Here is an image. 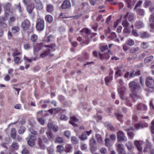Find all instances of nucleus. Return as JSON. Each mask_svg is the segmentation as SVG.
<instances>
[{"instance_id": "f257e3e1", "label": "nucleus", "mask_w": 154, "mask_h": 154, "mask_svg": "<svg viewBox=\"0 0 154 154\" xmlns=\"http://www.w3.org/2000/svg\"><path fill=\"white\" fill-rule=\"evenodd\" d=\"M129 88L131 90L132 95L131 96L135 99L137 97V94L136 90L140 89V86L137 83L133 81L130 83L129 85Z\"/></svg>"}, {"instance_id": "f03ea898", "label": "nucleus", "mask_w": 154, "mask_h": 154, "mask_svg": "<svg viewBox=\"0 0 154 154\" xmlns=\"http://www.w3.org/2000/svg\"><path fill=\"white\" fill-rule=\"evenodd\" d=\"M145 84L148 87L151 88V92H152L154 91V79L152 77L149 76L146 78Z\"/></svg>"}, {"instance_id": "7ed1b4c3", "label": "nucleus", "mask_w": 154, "mask_h": 154, "mask_svg": "<svg viewBox=\"0 0 154 154\" xmlns=\"http://www.w3.org/2000/svg\"><path fill=\"white\" fill-rule=\"evenodd\" d=\"M36 28L39 31L43 30L44 28V21L43 18H39L37 20Z\"/></svg>"}, {"instance_id": "20e7f679", "label": "nucleus", "mask_w": 154, "mask_h": 154, "mask_svg": "<svg viewBox=\"0 0 154 154\" xmlns=\"http://www.w3.org/2000/svg\"><path fill=\"white\" fill-rule=\"evenodd\" d=\"M117 135V140L119 141L125 142L127 141V137L122 131H119Z\"/></svg>"}, {"instance_id": "39448f33", "label": "nucleus", "mask_w": 154, "mask_h": 154, "mask_svg": "<svg viewBox=\"0 0 154 154\" xmlns=\"http://www.w3.org/2000/svg\"><path fill=\"white\" fill-rule=\"evenodd\" d=\"M126 88L125 87H122L118 89L119 93L121 98L122 100H127V98L125 96L124 94Z\"/></svg>"}, {"instance_id": "423d86ee", "label": "nucleus", "mask_w": 154, "mask_h": 154, "mask_svg": "<svg viewBox=\"0 0 154 154\" xmlns=\"http://www.w3.org/2000/svg\"><path fill=\"white\" fill-rule=\"evenodd\" d=\"M9 16L8 14H6L4 17H0V26L3 27H6L7 25L5 23V22L7 20Z\"/></svg>"}, {"instance_id": "0eeeda50", "label": "nucleus", "mask_w": 154, "mask_h": 154, "mask_svg": "<svg viewBox=\"0 0 154 154\" xmlns=\"http://www.w3.org/2000/svg\"><path fill=\"white\" fill-rule=\"evenodd\" d=\"M42 43H38L33 46V54L34 55L36 56L37 53L42 48L43 46Z\"/></svg>"}, {"instance_id": "6e6552de", "label": "nucleus", "mask_w": 154, "mask_h": 154, "mask_svg": "<svg viewBox=\"0 0 154 154\" xmlns=\"http://www.w3.org/2000/svg\"><path fill=\"white\" fill-rule=\"evenodd\" d=\"M143 143L142 141L140 140H136L134 141V144L135 146L137 147L138 151L139 152H141L142 147V145Z\"/></svg>"}, {"instance_id": "1a4fd4ad", "label": "nucleus", "mask_w": 154, "mask_h": 154, "mask_svg": "<svg viewBox=\"0 0 154 154\" xmlns=\"http://www.w3.org/2000/svg\"><path fill=\"white\" fill-rule=\"evenodd\" d=\"M144 6L146 8H148L150 11H152L154 10V4L150 1L146 2L144 4Z\"/></svg>"}, {"instance_id": "9d476101", "label": "nucleus", "mask_w": 154, "mask_h": 154, "mask_svg": "<svg viewBox=\"0 0 154 154\" xmlns=\"http://www.w3.org/2000/svg\"><path fill=\"white\" fill-rule=\"evenodd\" d=\"M30 26V23L29 21L27 20H25L22 24V27L24 30H27L29 29Z\"/></svg>"}, {"instance_id": "9b49d317", "label": "nucleus", "mask_w": 154, "mask_h": 154, "mask_svg": "<svg viewBox=\"0 0 154 154\" xmlns=\"http://www.w3.org/2000/svg\"><path fill=\"white\" fill-rule=\"evenodd\" d=\"M100 59L103 60L104 59H108L110 57V55L112 54V53L110 51H109L108 53H105L104 54H102L100 53H98Z\"/></svg>"}, {"instance_id": "f8f14e48", "label": "nucleus", "mask_w": 154, "mask_h": 154, "mask_svg": "<svg viewBox=\"0 0 154 154\" xmlns=\"http://www.w3.org/2000/svg\"><path fill=\"white\" fill-rule=\"evenodd\" d=\"M36 138L35 136L34 135L31 136L28 140L27 143L30 146H32L35 144V141L36 140Z\"/></svg>"}, {"instance_id": "ddd939ff", "label": "nucleus", "mask_w": 154, "mask_h": 154, "mask_svg": "<svg viewBox=\"0 0 154 154\" xmlns=\"http://www.w3.org/2000/svg\"><path fill=\"white\" fill-rule=\"evenodd\" d=\"M125 19H127L129 21H131L133 20L134 19V16L133 13L127 12L124 16Z\"/></svg>"}, {"instance_id": "4468645a", "label": "nucleus", "mask_w": 154, "mask_h": 154, "mask_svg": "<svg viewBox=\"0 0 154 154\" xmlns=\"http://www.w3.org/2000/svg\"><path fill=\"white\" fill-rule=\"evenodd\" d=\"M148 125L147 123L144 124L143 125L137 124L135 125L134 128H133L131 127L130 129L132 130H137L143 127H147Z\"/></svg>"}, {"instance_id": "2eb2a0df", "label": "nucleus", "mask_w": 154, "mask_h": 154, "mask_svg": "<svg viewBox=\"0 0 154 154\" xmlns=\"http://www.w3.org/2000/svg\"><path fill=\"white\" fill-rule=\"evenodd\" d=\"M71 6L69 1L66 0L63 2L61 8L63 9H67L70 8Z\"/></svg>"}, {"instance_id": "dca6fc26", "label": "nucleus", "mask_w": 154, "mask_h": 154, "mask_svg": "<svg viewBox=\"0 0 154 154\" xmlns=\"http://www.w3.org/2000/svg\"><path fill=\"white\" fill-rule=\"evenodd\" d=\"M91 131H87L86 132L83 133L79 137V138L82 140H84L87 139L86 134L89 136L91 133Z\"/></svg>"}, {"instance_id": "f3484780", "label": "nucleus", "mask_w": 154, "mask_h": 154, "mask_svg": "<svg viewBox=\"0 0 154 154\" xmlns=\"http://www.w3.org/2000/svg\"><path fill=\"white\" fill-rule=\"evenodd\" d=\"M144 26L143 22L140 20H138L135 22V26L138 29H140L144 27Z\"/></svg>"}, {"instance_id": "a211bd4d", "label": "nucleus", "mask_w": 154, "mask_h": 154, "mask_svg": "<svg viewBox=\"0 0 154 154\" xmlns=\"http://www.w3.org/2000/svg\"><path fill=\"white\" fill-rule=\"evenodd\" d=\"M78 120V119H77L75 117H72L70 118V120L69 121V123L71 124L74 127H77V125L74 123V122H77Z\"/></svg>"}, {"instance_id": "6ab92c4d", "label": "nucleus", "mask_w": 154, "mask_h": 154, "mask_svg": "<svg viewBox=\"0 0 154 154\" xmlns=\"http://www.w3.org/2000/svg\"><path fill=\"white\" fill-rule=\"evenodd\" d=\"M11 7V3L9 2H7L4 4V8L5 12L9 11Z\"/></svg>"}, {"instance_id": "aec40b11", "label": "nucleus", "mask_w": 154, "mask_h": 154, "mask_svg": "<svg viewBox=\"0 0 154 154\" xmlns=\"http://www.w3.org/2000/svg\"><path fill=\"white\" fill-rule=\"evenodd\" d=\"M34 8V5L33 4H30L27 6V10L29 13H31Z\"/></svg>"}, {"instance_id": "412c9836", "label": "nucleus", "mask_w": 154, "mask_h": 154, "mask_svg": "<svg viewBox=\"0 0 154 154\" xmlns=\"http://www.w3.org/2000/svg\"><path fill=\"white\" fill-rule=\"evenodd\" d=\"M137 108L139 110H146L147 109V107L144 104H140L137 106Z\"/></svg>"}, {"instance_id": "4be33fe9", "label": "nucleus", "mask_w": 154, "mask_h": 154, "mask_svg": "<svg viewBox=\"0 0 154 154\" xmlns=\"http://www.w3.org/2000/svg\"><path fill=\"white\" fill-rule=\"evenodd\" d=\"M48 55H50V52L48 50L45 51L43 53H41L40 55V58H43Z\"/></svg>"}, {"instance_id": "5701e85b", "label": "nucleus", "mask_w": 154, "mask_h": 154, "mask_svg": "<svg viewBox=\"0 0 154 154\" xmlns=\"http://www.w3.org/2000/svg\"><path fill=\"white\" fill-rule=\"evenodd\" d=\"M123 146V145L122 144L119 143H116V149L118 152L124 150Z\"/></svg>"}, {"instance_id": "b1692460", "label": "nucleus", "mask_w": 154, "mask_h": 154, "mask_svg": "<svg viewBox=\"0 0 154 154\" xmlns=\"http://www.w3.org/2000/svg\"><path fill=\"white\" fill-rule=\"evenodd\" d=\"M116 70L115 77H118L119 76H120L121 75L120 73L121 71V68L118 67L116 68Z\"/></svg>"}, {"instance_id": "393cba45", "label": "nucleus", "mask_w": 154, "mask_h": 154, "mask_svg": "<svg viewBox=\"0 0 154 154\" xmlns=\"http://www.w3.org/2000/svg\"><path fill=\"white\" fill-rule=\"evenodd\" d=\"M54 10V8L53 5L51 4H47L46 6V10L49 12H51Z\"/></svg>"}, {"instance_id": "a878e982", "label": "nucleus", "mask_w": 154, "mask_h": 154, "mask_svg": "<svg viewBox=\"0 0 154 154\" xmlns=\"http://www.w3.org/2000/svg\"><path fill=\"white\" fill-rule=\"evenodd\" d=\"M66 151L67 152H69L72 151V147L70 144H66L65 146Z\"/></svg>"}, {"instance_id": "bb28decb", "label": "nucleus", "mask_w": 154, "mask_h": 154, "mask_svg": "<svg viewBox=\"0 0 154 154\" xmlns=\"http://www.w3.org/2000/svg\"><path fill=\"white\" fill-rule=\"evenodd\" d=\"M16 131L15 128H13L11 129V136L13 139H15L16 138Z\"/></svg>"}, {"instance_id": "cd10ccee", "label": "nucleus", "mask_w": 154, "mask_h": 154, "mask_svg": "<svg viewBox=\"0 0 154 154\" xmlns=\"http://www.w3.org/2000/svg\"><path fill=\"white\" fill-rule=\"evenodd\" d=\"M45 41L49 42L53 40L54 38V37L53 35H50L48 36L45 37Z\"/></svg>"}, {"instance_id": "c85d7f7f", "label": "nucleus", "mask_w": 154, "mask_h": 154, "mask_svg": "<svg viewBox=\"0 0 154 154\" xmlns=\"http://www.w3.org/2000/svg\"><path fill=\"white\" fill-rule=\"evenodd\" d=\"M150 36V35L146 32H142L141 33L140 37L143 38H146Z\"/></svg>"}, {"instance_id": "c756f323", "label": "nucleus", "mask_w": 154, "mask_h": 154, "mask_svg": "<svg viewBox=\"0 0 154 154\" xmlns=\"http://www.w3.org/2000/svg\"><path fill=\"white\" fill-rule=\"evenodd\" d=\"M146 143L147 144L146 146L144 148V149L143 150L144 152H146L149 151L151 148V146L150 143H149L148 142H146Z\"/></svg>"}, {"instance_id": "7c9ffc66", "label": "nucleus", "mask_w": 154, "mask_h": 154, "mask_svg": "<svg viewBox=\"0 0 154 154\" xmlns=\"http://www.w3.org/2000/svg\"><path fill=\"white\" fill-rule=\"evenodd\" d=\"M45 19L48 23H51L53 20V18L51 15H48L46 16Z\"/></svg>"}, {"instance_id": "2f4dec72", "label": "nucleus", "mask_w": 154, "mask_h": 154, "mask_svg": "<svg viewBox=\"0 0 154 154\" xmlns=\"http://www.w3.org/2000/svg\"><path fill=\"white\" fill-rule=\"evenodd\" d=\"M90 41V39L89 37L87 36L85 38L83 41L81 42V44L82 45H83L84 44L87 45L89 43Z\"/></svg>"}, {"instance_id": "473e14b6", "label": "nucleus", "mask_w": 154, "mask_h": 154, "mask_svg": "<svg viewBox=\"0 0 154 154\" xmlns=\"http://www.w3.org/2000/svg\"><path fill=\"white\" fill-rule=\"evenodd\" d=\"M96 137L97 141L99 143H101L103 142V140L101 136L100 135L97 134H96Z\"/></svg>"}, {"instance_id": "72a5a7b5", "label": "nucleus", "mask_w": 154, "mask_h": 154, "mask_svg": "<svg viewBox=\"0 0 154 154\" xmlns=\"http://www.w3.org/2000/svg\"><path fill=\"white\" fill-rule=\"evenodd\" d=\"M20 28L17 26H14L12 28V31L13 33H16L19 31Z\"/></svg>"}, {"instance_id": "f704fd0d", "label": "nucleus", "mask_w": 154, "mask_h": 154, "mask_svg": "<svg viewBox=\"0 0 154 154\" xmlns=\"http://www.w3.org/2000/svg\"><path fill=\"white\" fill-rule=\"evenodd\" d=\"M64 142L63 139L60 137H57L55 140V142L56 143H63Z\"/></svg>"}, {"instance_id": "c9c22d12", "label": "nucleus", "mask_w": 154, "mask_h": 154, "mask_svg": "<svg viewBox=\"0 0 154 154\" xmlns=\"http://www.w3.org/2000/svg\"><path fill=\"white\" fill-rule=\"evenodd\" d=\"M46 133L49 139L51 140L53 139V136L51 131H48L46 132Z\"/></svg>"}, {"instance_id": "e433bc0d", "label": "nucleus", "mask_w": 154, "mask_h": 154, "mask_svg": "<svg viewBox=\"0 0 154 154\" xmlns=\"http://www.w3.org/2000/svg\"><path fill=\"white\" fill-rule=\"evenodd\" d=\"M126 131H128L127 133V134L128 135V136L131 138H133L134 135V134L131 131H130V130L129 129H126Z\"/></svg>"}, {"instance_id": "4c0bfd02", "label": "nucleus", "mask_w": 154, "mask_h": 154, "mask_svg": "<svg viewBox=\"0 0 154 154\" xmlns=\"http://www.w3.org/2000/svg\"><path fill=\"white\" fill-rule=\"evenodd\" d=\"M71 140L73 143L76 144L78 143V140L77 139L75 136H73L71 137Z\"/></svg>"}, {"instance_id": "58836bf2", "label": "nucleus", "mask_w": 154, "mask_h": 154, "mask_svg": "<svg viewBox=\"0 0 154 154\" xmlns=\"http://www.w3.org/2000/svg\"><path fill=\"white\" fill-rule=\"evenodd\" d=\"M16 20V18L14 16H12L10 17L8 22L9 24H11L14 22Z\"/></svg>"}, {"instance_id": "ea45409f", "label": "nucleus", "mask_w": 154, "mask_h": 154, "mask_svg": "<svg viewBox=\"0 0 154 154\" xmlns=\"http://www.w3.org/2000/svg\"><path fill=\"white\" fill-rule=\"evenodd\" d=\"M22 147L23 148V149L22 151V154H29L28 150L27 149L25 146H23Z\"/></svg>"}, {"instance_id": "a19ab883", "label": "nucleus", "mask_w": 154, "mask_h": 154, "mask_svg": "<svg viewBox=\"0 0 154 154\" xmlns=\"http://www.w3.org/2000/svg\"><path fill=\"white\" fill-rule=\"evenodd\" d=\"M57 151L59 152H61L64 150V147L63 146L58 145L57 146Z\"/></svg>"}, {"instance_id": "79ce46f5", "label": "nucleus", "mask_w": 154, "mask_h": 154, "mask_svg": "<svg viewBox=\"0 0 154 154\" xmlns=\"http://www.w3.org/2000/svg\"><path fill=\"white\" fill-rule=\"evenodd\" d=\"M153 58L152 56H151L149 57L146 58L144 60L145 63H149L151 61Z\"/></svg>"}, {"instance_id": "37998d69", "label": "nucleus", "mask_w": 154, "mask_h": 154, "mask_svg": "<svg viewBox=\"0 0 154 154\" xmlns=\"http://www.w3.org/2000/svg\"><path fill=\"white\" fill-rule=\"evenodd\" d=\"M80 147L82 150L85 151H87V146L85 144L82 143Z\"/></svg>"}, {"instance_id": "c03bdc74", "label": "nucleus", "mask_w": 154, "mask_h": 154, "mask_svg": "<svg viewBox=\"0 0 154 154\" xmlns=\"http://www.w3.org/2000/svg\"><path fill=\"white\" fill-rule=\"evenodd\" d=\"M126 43L129 45L132 46L134 44V41L132 39H129L126 41Z\"/></svg>"}, {"instance_id": "a18cd8bd", "label": "nucleus", "mask_w": 154, "mask_h": 154, "mask_svg": "<svg viewBox=\"0 0 154 154\" xmlns=\"http://www.w3.org/2000/svg\"><path fill=\"white\" fill-rule=\"evenodd\" d=\"M149 46L148 43L143 42L141 45V47L143 49L147 48Z\"/></svg>"}, {"instance_id": "49530a36", "label": "nucleus", "mask_w": 154, "mask_h": 154, "mask_svg": "<svg viewBox=\"0 0 154 154\" xmlns=\"http://www.w3.org/2000/svg\"><path fill=\"white\" fill-rule=\"evenodd\" d=\"M81 31L88 35H90L91 34L90 30L87 28H84L81 31Z\"/></svg>"}, {"instance_id": "de8ad7c7", "label": "nucleus", "mask_w": 154, "mask_h": 154, "mask_svg": "<svg viewBox=\"0 0 154 154\" xmlns=\"http://www.w3.org/2000/svg\"><path fill=\"white\" fill-rule=\"evenodd\" d=\"M122 25L124 27H127L129 25V23L127 20H125L123 21Z\"/></svg>"}, {"instance_id": "09e8293b", "label": "nucleus", "mask_w": 154, "mask_h": 154, "mask_svg": "<svg viewBox=\"0 0 154 154\" xmlns=\"http://www.w3.org/2000/svg\"><path fill=\"white\" fill-rule=\"evenodd\" d=\"M11 146L15 149L17 150L18 149L19 146L17 143L14 142L11 145Z\"/></svg>"}, {"instance_id": "8fccbe9b", "label": "nucleus", "mask_w": 154, "mask_h": 154, "mask_svg": "<svg viewBox=\"0 0 154 154\" xmlns=\"http://www.w3.org/2000/svg\"><path fill=\"white\" fill-rule=\"evenodd\" d=\"M112 79V78L109 77H105V83L107 85H108L109 82H110V80Z\"/></svg>"}, {"instance_id": "3c124183", "label": "nucleus", "mask_w": 154, "mask_h": 154, "mask_svg": "<svg viewBox=\"0 0 154 154\" xmlns=\"http://www.w3.org/2000/svg\"><path fill=\"white\" fill-rule=\"evenodd\" d=\"M64 135L67 138H69L71 136V132L69 131H66L64 133Z\"/></svg>"}, {"instance_id": "603ef678", "label": "nucleus", "mask_w": 154, "mask_h": 154, "mask_svg": "<svg viewBox=\"0 0 154 154\" xmlns=\"http://www.w3.org/2000/svg\"><path fill=\"white\" fill-rule=\"evenodd\" d=\"M37 38L38 36L35 35H32L31 37V40L33 42L36 41L37 39Z\"/></svg>"}, {"instance_id": "864d4df0", "label": "nucleus", "mask_w": 154, "mask_h": 154, "mask_svg": "<svg viewBox=\"0 0 154 154\" xmlns=\"http://www.w3.org/2000/svg\"><path fill=\"white\" fill-rule=\"evenodd\" d=\"M126 145L129 150H132L134 149V147L131 145V144L130 142H128L126 144Z\"/></svg>"}, {"instance_id": "5fc2aeb1", "label": "nucleus", "mask_w": 154, "mask_h": 154, "mask_svg": "<svg viewBox=\"0 0 154 154\" xmlns=\"http://www.w3.org/2000/svg\"><path fill=\"white\" fill-rule=\"evenodd\" d=\"M105 145L106 146L109 147L111 145L110 143V141L109 139L108 138H106L105 140Z\"/></svg>"}, {"instance_id": "6e6d98bb", "label": "nucleus", "mask_w": 154, "mask_h": 154, "mask_svg": "<svg viewBox=\"0 0 154 154\" xmlns=\"http://www.w3.org/2000/svg\"><path fill=\"white\" fill-rule=\"evenodd\" d=\"M14 62L16 63H21V62L20 61V59L19 57H15L14 59Z\"/></svg>"}, {"instance_id": "4d7b16f0", "label": "nucleus", "mask_w": 154, "mask_h": 154, "mask_svg": "<svg viewBox=\"0 0 154 154\" xmlns=\"http://www.w3.org/2000/svg\"><path fill=\"white\" fill-rule=\"evenodd\" d=\"M137 13L140 15L142 16L144 15L145 12L143 9H139L137 11Z\"/></svg>"}, {"instance_id": "13d9d810", "label": "nucleus", "mask_w": 154, "mask_h": 154, "mask_svg": "<svg viewBox=\"0 0 154 154\" xmlns=\"http://www.w3.org/2000/svg\"><path fill=\"white\" fill-rule=\"evenodd\" d=\"M139 49V48L137 47L132 48L130 49V52L131 53H134L138 51Z\"/></svg>"}, {"instance_id": "bf43d9fd", "label": "nucleus", "mask_w": 154, "mask_h": 154, "mask_svg": "<svg viewBox=\"0 0 154 154\" xmlns=\"http://www.w3.org/2000/svg\"><path fill=\"white\" fill-rule=\"evenodd\" d=\"M131 32L130 29L127 27L125 28L123 30V32L126 34H129Z\"/></svg>"}, {"instance_id": "052dcab7", "label": "nucleus", "mask_w": 154, "mask_h": 154, "mask_svg": "<svg viewBox=\"0 0 154 154\" xmlns=\"http://www.w3.org/2000/svg\"><path fill=\"white\" fill-rule=\"evenodd\" d=\"M36 8L39 10H41L42 9V5L40 2H38L36 5Z\"/></svg>"}, {"instance_id": "680f3d73", "label": "nucleus", "mask_w": 154, "mask_h": 154, "mask_svg": "<svg viewBox=\"0 0 154 154\" xmlns=\"http://www.w3.org/2000/svg\"><path fill=\"white\" fill-rule=\"evenodd\" d=\"M125 1L127 3L128 7V8H130L132 5V2L130 0H125Z\"/></svg>"}, {"instance_id": "e2e57ef3", "label": "nucleus", "mask_w": 154, "mask_h": 154, "mask_svg": "<svg viewBox=\"0 0 154 154\" xmlns=\"http://www.w3.org/2000/svg\"><path fill=\"white\" fill-rule=\"evenodd\" d=\"M49 154H52L54 152V149L52 147H48L47 148Z\"/></svg>"}, {"instance_id": "0e129e2a", "label": "nucleus", "mask_w": 154, "mask_h": 154, "mask_svg": "<svg viewBox=\"0 0 154 154\" xmlns=\"http://www.w3.org/2000/svg\"><path fill=\"white\" fill-rule=\"evenodd\" d=\"M108 49V46L106 45L105 46H102L100 47V49L102 52Z\"/></svg>"}, {"instance_id": "69168bd1", "label": "nucleus", "mask_w": 154, "mask_h": 154, "mask_svg": "<svg viewBox=\"0 0 154 154\" xmlns=\"http://www.w3.org/2000/svg\"><path fill=\"white\" fill-rule=\"evenodd\" d=\"M132 34L135 36L137 37L138 36V34L137 33V31L136 30L133 29L132 31Z\"/></svg>"}, {"instance_id": "338daca9", "label": "nucleus", "mask_w": 154, "mask_h": 154, "mask_svg": "<svg viewBox=\"0 0 154 154\" xmlns=\"http://www.w3.org/2000/svg\"><path fill=\"white\" fill-rule=\"evenodd\" d=\"M136 75V72L134 71H131L130 74V77L133 78Z\"/></svg>"}, {"instance_id": "774afa93", "label": "nucleus", "mask_w": 154, "mask_h": 154, "mask_svg": "<svg viewBox=\"0 0 154 154\" xmlns=\"http://www.w3.org/2000/svg\"><path fill=\"white\" fill-rule=\"evenodd\" d=\"M24 48L26 50H28L31 48V46L29 44H27L24 45Z\"/></svg>"}]
</instances>
